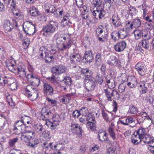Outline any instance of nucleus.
<instances>
[{
    "mask_svg": "<svg viewBox=\"0 0 154 154\" xmlns=\"http://www.w3.org/2000/svg\"><path fill=\"white\" fill-rule=\"evenodd\" d=\"M14 133L16 135L21 134V141L32 148L36 147L39 143V140L36 137L35 132L30 127L25 126L21 121H18L14 125Z\"/></svg>",
    "mask_w": 154,
    "mask_h": 154,
    "instance_id": "f257e3e1",
    "label": "nucleus"
},
{
    "mask_svg": "<svg viewBox=\"0 0 154 154\" xmlns=\"http://www.w3.org/2000/svg\"><path fill=\"white\" fill-rule=\"evenodd\" d=\"M58 28V24L54 21H50L49 23L43 26L42 32L45 36H51Z\"/></svg>",
    "mask_w": 154,
    "mask_h": 154,
    "instance_id": "f03ea898",
    "label": "nucleus"
},
{
    "mask_svg": "<svg viewBox=\"0 0 154 154\" xmlns=\"http://www.w3.org/2000/svg\"><path fill=\"white\" fill-rule=\"evenodd\" d=\"M6 63L8 69H10L11 70L14 72L17 73L18 75L22 79H24L26 78V69L20 66L17 67L16 66L12 63L11 60L7 61Z\"/></svg>",
    "mask_w": 154,
    "mask_h": 154,
    "instance_id": "7ed1b4c3",
    "label": "nucleus"
},
{
    "mask_svg": "<svg viewBox=\"0 0 154 154\" xmlns=\"http://www.w3.org/2000/svg\"><path fill=\"white\" fill-rule=\"evenodd\" d=\"M61 145L62 144L56 143V142H44L42 145L43 148L42 154H49L51 149L54 150H60Z\"/></svg>",
    "mask_w": 154,
    "mask_h": 154,
    "instance_id": "20e7f679",
    "label": "nucleus"
},
{
    "mask_svg": "<svg viewBox=\"0 0 154 154\" xmlns=\"http://www.w3.org/2000/svg\"><path fill=\"white\" fill-rule=\"evenodd\" d=\"M22 92L31 100H35L38 97L37 91L31 85H27L26 88L22 90Z\"/></svg>",
    "mask_w": 154,
    "mask_h": 154,
    "instance_id": "39448f33",
    "label": "nucleus"
},
{
    "mask_svg": "<svg viewBox=\"0 0 154 154\" xmlns=\"http://www.w3.org/2000/svg\"><path fill=\"white\" fill-rule=\"evenodd\" d=\"M52 122L49 120L46 121V125L51 129H55L60 123L61 118L60 116L57 113L54 114L52 116Z\"/></svg>",
    "mask_w": 154,
    "mask_h": 154,
    "instance_id": "423d86ee",
    "label": "nucleus"
},
{
    "mask_svg": "<svg viewBox=\"0 0 154 154\" xmlns=\"http://www.w3.org/2000/svg\"><path fill=\"white\" fill-rule=\"evenodd\" d=\"M23 28L25 32L27 35H32L36 31L35 25L30 21H26L24 22Z\"/></svg>",
    "mask_w": 154,
    "mask_h": 154,
    "instance_id": "0eeeda50",
    "label": "nucleus"
},
{
    "mask_svg": "<svg viewBox=\"0 0 154 154\" xmlns=\"http://www.w3.org/2000/svg\"><path fill=\"white\" fill-rule=\"evenodd\" d=\"M20 25H19L18 21H15L12 23L8 19H5L4 20L3 27L4 29L8 32H10L15 27H17Z\"/></svg>",
    "mask_w": 154,
    "mask_h": 154,
    "instance_id": "6e6552de",
    "label": "nucleus"
},
{
    "mask_svg": "<svg viewBox=\"0 0 154 154\" xmlns=\"http://www.w3.org/2000/svg\"><path fill=\"white\" fill-rule=\"evenodd\" d=\"M66 69V67L60 64L52 67L51 71L53 75H58L64 73Z\"/></svg>",
    "mask_w": 154,
    "mask_h": 154,
    "instance_id": "1a4fd4ad",
    "label": "nucleus"
},
{
    "mask_svg": "<svg viewBox=\"0 0 154 154\" xmlns=\"http://www.w3.org/2000/svg\"><path fill=\"white\" fill-rule=\"evenodd\" d=\"M148 131L147 128H140L137 130L135 131L133 135L136 138H138L139 140V142H140L144 137L147 133Z\"/></svg>",
    "mask_w": 154,
    "mask_h": 154,
    "instance_id": "9d476101",
    "label": "nucleus"
},
{
    "mask_svg": "<svg viewBox=\"0 0 154 154\" xmlns=\"http://www.w3.org/2000/svg\"><path fill=\"white\" fill-rule=\"evenodd\" d=\"M113 26L116 28L122 26V23L120 18L116 13H114L110 19Z\"/></svg>",
    "mask_w": 154,
    "mask_h": 154,
    "instance_id": "9b49d317",
    "label": "nucleus"
},
{
    "mask_svg": "<svg viewBox=\"0 0 154 154\" xmlns=\"http://www.w3.org/2000/svg\"><path fill=\"white\" fill-rule=\"evenodd\" d=\"M126 47V43L125 41H122L117 42L114 46L116 51L119 52L124 50Z\"/></svg>",
    "mask_w": 154,
    "mask_h": 154,
    "instance_id": "f8f14e48",
    "label": "nucleus"
},
{
    "mask_svg": "<svg viewBox=\"0 0 154 154\" xmlns=\"http://www.w3.org/2000/svg\"><path fill=\"white\" fill-rule=\"evenodd\" d=\"M64 41L62 44V47L61 48V50L69 49L72 45L71 39L69 37H64L63 38Z\"/></svg>",
    "mask_w": 154,
    "mask_h": 154,
    "instance_id": "ddd939ff",
    "label": "nucleus"
},
{
    "mask_svg": "<svg viewBox=\"0 0 154 154\" xmlns=\"http://www.w3.org/2000/svg\"><path fill=\"white\" fill-rule=\"evenodd\" d=\"M85 88L88 91L93 90L96 86L95 81L92 79L85 80Z\"/></svg>",
    "mask_w": 154,
    "mask_h": 154,
    "instance_id": "4468645a",
    "label": "nucleus"
},
{
    "mask_svg": "<svg viewBox=\"0 0 154 154\" xmlns=\"http://www.w3.org/2000/svg\"><path fill=\"white\" fill-rule=\"evenodd\" d=\"M54 90L53 87L47 83L43 85V92L45 94L51 95L53 94Z\"/></svg>",
    "mask_w": 154,
    "mask_h": 154,
    "instance_id": "2eb2a0df",
    "label": "nucleus"
},
{
    "mask_svg": "<svg viewBox=\"0 0 154 154\" xmlns=\"http://www.w3.org/2000/svg\"><path fill=\"white\" fill-rule=\"evenodd\" d=\"M127 82V85L130 88H134L136 87L137 85V79L134 76L128 78Z\"/></svg>",
    "mask_w": 154,
    "mask_h": 154,
    "instance_id": "dca6fc26",
    "label": "nucleus"
},
{
    "mask_svg": "<svg viewBox=\"0 0 154 154\" xmlns=\"http://www.w3.org/2000/svg\"><path fill=\"white\" fill-rule=\"evenodd\" d=\"M135 69L137 71L139 74L141 76H143L145 74L144 65L142 62L137 63L135 66Z\"/></svg>",
    "mask_w": 154,
    "mask_h": 154,
    "instance_id": "f3484780",
    "label": "nucleus"
},
{
    "mask_svg": "<svg viewBox=\"0 0 154 154\" xmlns=\"http://www.w3.org/2000/svg\"><path fill=\"white\" fill-rule=\"evenodd\" d=\"M148 84L146 83L145 81H141L139 84V89L140 93L141 94H145L146 92Z\"/></svg>",
    "mask_w": 154,
    "mask_h": 154,
    "instance_id": "a211bd4d",
    "label": "nucleus"
},
{
    "mask_svg": "<svg viewBox=\"0 0 154 154\" xmlns=\"http://www.w3.org/2000/svg\"><path fill=\"white\" fill-rule=\"evenodd\" d=\"M118 61L117 58L115 56L112 55L110 56L107 61V63L109 65L115 66L118 63Z\"/></svg>",
    "mask_w": 154,
    "mask_h": 154,
    "instance_id": "6ab92c4d",
    "label": "nucleus"
},
{
    "mask_svg": "<svg viewBox=\"0 0 154 154\" xmlns=\"http://www.w3.org/2000/svg\"><path fill=\"white\" fill-rule=\"evenodd\" d=\"M98 136L99 140L103 142L107 141L108 138L106 131L104 130L100 129L99 131Z\"/></svg>",
    "mask_w": 154,
    "mask_h": 154,
    "instance_id": "aec40b11",
    "label": "nucleus"
},
{
    "mask_svg": "<svg viewBox=\"0 0 154 154\" xmlns=\"http://www.w3.org/2000/svg\"><path fill=\"white\" fill-rule=\"evenodd\" d=\"M93 58L92 53L91 51H88L85 52L84 59L87 62L90 63L92 61Z\"/></svg>",
    "mask_w": 154,
    "mask_h": 154,
    "instance_id": "412c9836",
    "label": "nucleus"
},
{
    "mask_svg": "<svg viewBox=\"0 0 154 154\" xmlns=\"http://www.w3.org/2000/svg\"><path fill=\"white\" fill-rule=\"evenodd\" d=\"M141 141L147 144L152 143L154 142V138L152 136L147 134L144 137Z\"/></svg>",
    "mask_w": 154,
    "mask_h": 154,
    "instance_id": "4be33fe9",
    "label": "nucleus"
},
{
    "mask_svg": "<svg viewBox=\"0 0 154 154\" xmlns=\"http://www.w3.org/2000/svg\"><path fill=\"white\" fill-rule=\"evenodd\" d=\"M114 125L113 123H111L108 129V131L109 135L114 140H115L116 138V134H115L114 130Z\"/></svg>",
    "mask_w": 154,
    "mask_h": 154,
    "instance_id": "5701e85b",
    "label": "nucleus"
},
{
    "mask_svg": "<svg viewBox=\"0 0 154 154\" xmlns=\"http://www.w3.org/2000/svg\"><path fill=\"white\" fill-rule=\"evenodd\" d=\"M82 73L84 75L85 80H91L92 79V74L91 71L87 68L84 69L82 70Z\"/></svg>",
    "mask_w": 154,
    "mask_h": 154,
    "instance_id": "b1692460",
    "label": "nucleus"
},
{
    "mask_svg": "<svg viewBox=\"0 0 154 154\" xmlns=\"http://www.w3.org/2000/svg\"><path fill=\"white\" fill-rule=\"evenodd\" d=\"M71 94L64 95L60 97V101L64 104L69 103L71 99Z\"/></svg>",
    "mask_w": 154,
    "mask_h": 154,
    "instance_id": "393cba45",
    "label": "nucleus"
},
{
    "mask_svg": "<svg viewBox=\"0 0 154 154\" xmlns=\"http://www.w3.org/2000/svg\"><path fill=\"white\" fill-rule=\"evenodd\" d=\"M128 29L122 28L118 31L120 37V38H123L127 36L129 33Z\"/></svg>",
    "mask_w": 154,
    "mask_h": 154,
    "instance_id": "a878e982",
    "label": "nucleus"
},
{
    "mask_svg": "<svg viewBox=\"0 0 154 154\" xmlns=\"http://www.w3.org/2000/svg\"><path fill=\"white\" fill-rule=\"evenodd\" d=\"M135 120L132 117H129L126 118L124 122L123 120L120 121V123L125 125H128L129 124H131L135 122Z\"/></svg>",
    "mask_w": 154,
    "mask_h": 154,
    "instance_id": "bb28decb",
    "label": "nucleus"
},
{
    "mask_svg": "<svg viewBox=\"0 0 154 154\" xmlns=\"http://www.w3.org/2000/svg\"><path fill=\"white\" fill-rule=\"evenodd\" d=\"M12 13L14 17L16 18L20 19L23 18V16L20 11L19 9L15 10L14 9L12 10Z\"/></svg>",
    "mask_w": 154,
    "mask_h": 154,
    "instance_id": "cd10ccee",
    "label": "nucleus"
},
{
    "mask_svg": "<svg viewBox=\"0 0 154 154\" xmlns=\"http://www.w3.org/2000/svg\"><path fill=\"white\" fill-rule=\"evenodd\" d=\"M39 53L40 56L44 58L46 56H48L49 53V51L44 47H41L40 48Z\"/></svg>",
    "mask_w": 154,
    "mask_h": 154,
    "instance_id": "c85d7f7f",
    "label": "nucleus"
},
{
    "mask_svg": "<svg viewBox=\"0 0 154 154\" xmlns=\"http://www.w3.org/2000/svg\"><path fill=\"white\" fill-rule=\"evenodd\" d=\"M134 35L135 39L138 40L143 37V32L141 30L137 29L134 32Z\"/></svg>",
    "mask_w": 154,
    "mask_h": 154,
    "instance_id": "c756f323",
    "label": "nucleus"
},
{
    "mask_svg": "<svg viewBox=\"0 0 154 154\" xmlns=\"http://www.w3.org/2000/svg\"><path fill=\"white\" fill-rule=\"evenodd\" d=\"M139 44L143 48L146 49H148L150 46L149 41L146 39H144L139 42Z\"/></svg>",
    "mask_w": 154,
    "mask_h": 154,
    "instance_id": "7c9ffc66",
    "label": "nucleus"
},
{
    "mask_svg": "<svg viewBox=\"0 0 154 154\" xmlns=\"http://www.w3.org/2000/svg\"><path fill=\"white\" fill-rule=\"evenodd\" d=\"M50 82L55 87H57L60 85V83L56 80L55 77L54 76L49 77L47 78Z\"/></svg>",
    "mask_w": 154,
    "mask_h": 154,
    "instance_id": "2f4dec72",
    "label": "nucleus"
},
{
    "mask_svg": "<svg viewBox=\"0 0 154 154\" xmlns=\"http://www.w3.org/2000/svg\"><path fill=\"white\" fill-rule=\"evenodd\" d=\"M96 121L94 122H89L87 123L86 127L88 129L92 131H94L96 128Z\"/></svg>",
    "mask_w": 154,
    "mask_h": 154,
    "instance_id": "473e14b6",
    "label": "nucleus"
},
{
    "mask_svg": "<svg viewBox=\"0 0 154 154\" xmlns=\"http://www.w3.org/2000/svg\"><path fill=\"white\" fill-rule=\"evenodd\" d=\"M45 102L47 103L48 105L52 106H56L57 103V101L54 99H51L47 97L45 100Z\"/></svg>",
    "mask_w": 154,
    "mask_h": 154,
    "instance_id": "72a5a7b5",
    "label": "nucleus"
},
{
    "mask_svg": "<svg viewBox=\"0 0 154 154\" xmlns=\"http://www.w3.org/2000/svg\"><path fill=\"white\" fill-rule=\"evenodd\" d=\"M44 58H45V62L52 64L54 63V58L53 56L49 55V53L48 54V56H45Z\"/></svg>",
    "mask_w": 154,
    "mask_h": 154,
    "instance_id": "f704fd0d",
    "label": "nucleus"
},
{
    "mask_svg": "<svg viewBox=\"0 0 154 154\" xmlns=\"http://www.w3.org/2000/svg\"><path fill=\"white\" fill-rule=\"evenodd\" d=\"M106 82L107 84L108 87L110 89L115 88L116 86L115 82L113 79H110L109 80L106 79Z\"/></svg>",
    "mask_w": 154,
    "mask_h": 154,
    "instance_id": "c9c22d12",
    "label": "nucleus"
},
{
    "mask_svg": "<svg viewBox=\"0 0 154 154\" xmlns=\"http://www.w3.org/2000/svg\"><path fill=\"white\" fill-rule=\"evenodd\" d=\"M111 38L114 41H116L120 38L118 32L114 31L111 34Z\"/></svg>",
    "mask_w": 154,
    "mask_h": 154,
    "instance_id": "e433bc0d",
    "label": "nucleus"
},
{
    "mask_svg": "<svg viewBox=\"0 0 154 154\" xmlns=\"http://www.w3.org/2000/svg\"><path fill=\"white\" fill-rule=\"evenodd\" d=\"M10 79L7 78L6 76H0V83L2 85H5L6 84L8 83Z\"/></svg>",
    "mask_w": 154,
    "mask_h": 154,
    "instance_id": "4c0bfd02",
    "label": "nucleus"
},
{
    "mask_svg": "<svg viewBox=\"0 0 154 154\" xmlns=\"http://www.w3.org/2000/svg\"><path fill=\"white\" fill-rule=\"evenodd\" d=\"M29 13L30 15L32 16H37L38 14V10L35 7H32L30 8Z\"/></svg>",
    "mask_w": 154,
    "mask_h": 154,
    "instance_id": "58836bf2",
    "label": "nucleus"
},
{
    "mask_svg": "<svg viewBox=\"0 0 154 154\" xmlns=\"http://www.w3.org/2000/svg\"><path fill=\"white\" fill-rule=\"evenodd\" d=\"M104 92L107 97V100L109 101H112V99L111 98L112 94L110 91L108 89H106L104 90Z\"/></svg>",
    "mask_w": 154,
    "mask_h": 154,
    "instance_id": "ea45409f",
    "label": "nucleus"
},
{
    "mask_svg": "<svg viewBox=\"0 0 154 154\" xmlns=\"http://www.w3.org/2000/svg\"><path fill=\"white\" fill-rule=\"evenodd\" d=\"M95 63L98 66H100L102 62L101 54L98 53L95 56Z\"/></svg>",
    "mask_w": 154,
    "mask_h": 154,
    "instance_id": "a19ab883",
    "label": "nucleus"
},
{
    "mask_svg": "<svg viewBox=\"0 0 154 154\" xmlns=\"http://www.w3.org/2000/svg\"><path fill=\"white\" fill-rule=\"evenodd\" d=\"M138 109L133 105L130 106L129 107L128 112L131 114H135L138 112Z\"/></svg>",
    "mask_w": 154,
    "mask_h": 154,
    "instance_id": "79ce46f5",
    "label": "nucleus"
},
{
    "mask_svg": "<svg viewBox=\"0 0 154 154\" xmlns=\"http://www.w3.org/2000/svg\"><path fill=\"white\" fill-rule=\"evenodd\" d=\"M30 83L33 86L38 87L40 83V80L39 78L36 76Z\"/></svg>",
    "mask_w": 154,
    "mask_h": 154,
    "instance_id": "37998d69",
    "label": "nucleus"
},
{
    "mask_svg": "<svg viewBox=\"0 0 154 154\" xmlns=\"http://www.w3.org/2000/svg\"><path fill=\"white\" fill-rule=\"evenodd\" d=\"M132 22L133 23L134 27V28H138L139 27L141 24V21L138 18L134 19Z\"/></svg>",
    "mask_w": 154,
    "mask_h": 154,
    "instance_id": "c03bdc74",
    "label": "nucleus"
},
{
    "mask_svg": "<svg viewBox=\"0 0 154 154\" xmlns=\"http://www.w3.org/2000/svg\"><path fill=\"white\" fill-rule=\"evenodd\" d=\"M152 37V35L151 34L150 31H144L143 32V37L144 38V39L148 40L151 38Z\"/></svg>",
    "mask_w": 154,
    "mask_h": 154,
    "instance_id": "a18cd8bd",
    "label": "nucleus"
},
{
    "mask_svg": "<svg viewBox=\"0 0 154 154\" xmlns=\"http://www.w3.org/2000/svg\"><path fill=\"white\" fill-rule=\"evenodd\" d=\"M97 12L98 13V17L100 19L103 17L106 14V11L101 8H99V12Z\"/></svg>",
    "mask_w": 154,
    "mask_h": 154,
    "instance_id": "49530a36",
    "label": "nucleus"
},
{
    "mask_svg": "<svg viewBox=\"0 0 154 154\" xmlns=\"http://www.w3.org/2000/svg\"><path fill=\"white\" fill-rule=\"evenodd\" d=\"M8 85H9L10 88L12 90H15L17 89V87L18 86V85L17 82L16 81L13 82L12 83L9 84L8 83Z\"/></svg>",
    "mask_w": 154,
    "mask_h": 154,
    "instance_id": "de8ad7c7",
    "label": "nucleus"
},
{
    "mask_svg": "<svg viewBox=\"0 0 154 154\" xmlns=\"http://www.w3.org/2000/svg\"><path fill=\"white\" fill-rule=\"evenodd\" d=\"M36 76L35 75L33 74L32 72L30 73L29 74H28L26 78L27 79V81L30 83L33 80Z\"/></svg>",
    "mask_w": 154,
    "mask_h": 154,
    "instance_id": "09e8293b",
    "label": "nucleus"
},
{
    "mask_svg": "<svg viewBox=\"0 0 154 154\" xmlns=\"http://www.w3.org/2000/svg\"><path fill=\"white\" fill-rule=\"evenodd\" d=\"M34 128L35 130L38 133L42 132L43 129V126L40 124L35 125Z\"/></svg>",
    "mask_w": 154,
    "mask_h": 154,
    "instance_id": "8fccbe9b",
    "label": "nucleus"
},
{
    "mask_svg": "<svg viewBox=\"0 0 154 154\" xmlns=\"http://www.w3.org/2000/svg\"><path fill=\"white\" fill-rule=\"evenodd\" d=\"M57 35L58 34H56L54 35V36L53 40L56 41V44H57V45L59 46V45L61 42L62 39V38L57 37Z\"/></svg>",
    "mask_w": 154,
    "mask_h": 154,
    "instance_id": "3c124183",
    "label": "nucleus"
},
{
    "mask_svg": "<svg viewBox=\"0 0 154 154\" xmlns=\"http://www.w3.org/2000/svg\"><path fill=\"white\" fill-rule=\"evenodd\" d=\"M18 137H15L10 140L8 142L9 145L11 146H13L15 143L18 141Z\"/></svg>",
    "mask_w": 154,
    "mask_h": 154,
    "instance_id": "603ef678",
    "label": "nucleus"
},
{
    "mask_svg": "<svg viewBox=\"0 0 154 154\" xmlns=\"http://www.w3.org/2000/svg\"><path fill=\"white\" fill-rule=\"evenodd\" d=\"M86 118L88 122H94L95 121L94 117L92 116V114H88L86 115Z\"/></svg>",
    "mask_w": 154,
    "mask_h": 154,
    "instance_id": "864d4df0",
    "label": "nucleus"
},
{
    "mask_svg": "<svg viewBox=\"0 0 154 154\" xmlns=\"http://www.w3.org/2000/svg\"><path fill=\"white\" fill-rule=\"evenodd\" d=\"M129 13L131 15H134L136 14L137 12V10L135 8L133 7H130L128 10Z\"/></svg>",
    "mask_w": 154,
    "mask_h": 154,
    "instance_id": "5fc2aeb1",
    "label": "nucleus"
},
{
    "mask_svg": "<svg viewBox=\"0 0 154 154\" xmlns=\"http://www.w3.org/2000/svg\"><path fill=\"white\" fill-rule=\"evenodd\" d=\"M142 9L143 10L142 19H144L145 18V17L146 15L148 13V10L149 9V7H143V8H142Z\"/></svg>",
    "mask_w": 154,
    "mask_h": 154,
    "instance_id": "6e6d98bb",
    "label": "nucleus"
},
{
    "mask_svg": "<svg viewBox=\"0 0 154 154\" xmlns=\"http://www.w3.org/2000/svg\"><path fill=\"white\" fill-rule=\"evenodd\" d=\"M70 66L71 69L77 72H78L81 69L80 67L76 65L75 63L73 64H71Z\"/></svg>",
    "mask_w": 154,
    "mask_h": 154,
    "instance_id": "4d7b16f0",
    "label": "nucleus"
},
{
    "mask_svg": "<svg viewBox=\"0 0 154 154\" xmlns=\"http://www.w3.org/2000/svg\"><path fill=\"white\" fill-rule=\"evenodd\" d=\"M52 112L50 111H47V112H46V114H45L43 116V117L44 118V119L42 117V119L44 120H45V122L48 120H47V119H48L49 118L50 116H51L52 115Z\"/></svg>",
    "mask_w": 154,
    "mask_h": 154,
    "instance_id": "13d9d810",
    "label": "nucleus"
},
{
    "mask_svg": "<svg viewBox=\"0 0 154 154\" xmlns=\"http://www.w3.org/2000/svg\"><path fill=\"white\" fill-rule=\"evenodd\" d=\"M93 4L94 5L96 8H100V6L102 2L100 0H93Z\"/></svg>",
    "mask_w": 154,
    "mask_h": 154,
    "instance_id": "bf43d9fd",
    "label": "nucleus"
},
{
    "mask_svg": "<svg viewBox=\"0 0 154 154\" xmlns=\"http://www.w3.org/2000/svg\"><path fill=\"white\" fill-rule=\"evenodd\" d=\"M73 133H75L78 135H81L82 133V128L79 125Z\"/></svg>",
    "mask_w": 154,
    "mask_h": 154,
    "instance_id": "052dcab7",
    "label": "nucleus"
},
{
    "mask_svg": "<svg viewBox=\"0 0 154 154\" xmlns=\"http://www.w3.org/2000/svg\"><path fill=\"white\" fill-rule=\"evenodd\" d=\"M81 115H86L88 114V109L85 107H83L80 110Z\"/></svg>",
    "mask_w": 154,
    "mask_h": 154,
    "instance_id": "680f3d73",
    "label": "nucleus"
},
{
    "mask_svg": "<svg viewBox=\"0 0 154 154\" xmlns=\"http://www.w3.org/2000/svg\"><path fill=\"white\" fill-rule=\"evenodd\" d=\"M70 58L71 64L75 63L76 61H77V57L75 55L71 54L70 56Z\"/></svg>",
    "mask_w": 154,
    "mask_h": 154,
    "instance_id": "e2e57ef3",
    "label": "nucleus"
},
{
    "mask_svg": "<svg viewBox=\"0 0 154 154\" xmlns=\"http://www.w3.org/2000/svg\"><path fill=\"white\" fill-rule=\"evenodd\" d=\"M96 81L99 84H101L103 82V79L101 75L100 74L97 75L96 77Z\"/></svg>",
    "mask_w": 154,
    "mask_h": 154,
    "instance_id": "0e129e2a",
    "label": "nucleus"
},
{
    "mask_svg": "<svg viewBox=\"0 0 154 154\" xmlns=\"http://www.w3.org/2000/svg\"><path fill=\"white\" fill-rule=\"evenodd\" d=\"M138 116L142 117L144 119H150L149 116H148L147 113L145 112H140Z\"/></svg>",
    "mask_w": 154,
    "mask_h": 154,
    "instance_id": "69168bd1",
    "label": "nucleus"
},
{
    "mask_svg": "<svg viewBox=\"0 0 154 154\" xmlns=\"http://www.w3.org/2000/svg\"><path fill=\"white\" fill-rule=\"evenodd\" d=\"M103 117L106 122L109 121V117L108 114L104 110H103L102 112Z\"/></svg>",
    "mask_w": 154,
    "mask_h": 154,
    "instance_id": "338daca9",
    "label": "nucleus"
},
{
    "mask_svg": "<svg viewBox=\"0 0 154 154\" xmlns=\"http://www.w3.org/2000/svg\"><path fill=\"white\" fill-rule=\"evenodd\" d=\"M80 115V111L78 110H75L72 112V116L75 118H78Z\"/></svg>",
    "mask_w": 154,
    "mask_h": 154,
    "instance_id": "774afa93",
    "label": "nucleus"
}]
</instances>
